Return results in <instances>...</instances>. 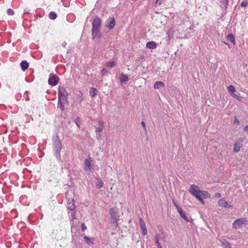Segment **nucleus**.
<instances>
[{
	"label": "nucleus",
	"instance_id": "35",
	"mask_svg": "<svg viewBox=\"0 0 248 248\" xmlns=\"http://www.w3.org/2000/svg\"><path fill=\"white\" fill-rule=\"evenodd\" d=\"M141 124L142 125V126H143V127L144 128V132H145V134H147V128H146V124H145V123H144V122L142 121L141 123Z\"/></svg>",
	"mask_w": 248,
	"mask_h": 248
},
{
	"label": "nucleus",
	"instance_id": "4",
	"mask_svg": "<svg viewBox=\"0 0 248 248\" xmlns=\"http://www.w3.org/2000/svg\"><path fill=\"white\" fill-rule=\"evenodd\" d=\"M195 197L197 198L202 204L204 205L205 204V202L203 199L209 198L210 197V195L208 192L203 190L202 192H200L199 194L196 195Z\"/></svg>",
	"mask_w": 248,
	"mask_h": 248
},
{
	"label": "nucleus",
	"instance_id": "44",
	"mask_svg": "<svg viewBox=\"0 0 248 248\" xmlns=\"http://www.w3.org/2000/svg\"><path fill=\"white\" fill-rule=\"evenodd\" d=\"M221 194L220 193H217L215 194V197L217 198H220L221 197Z\"/></svg>",
	"mask_w": 248,
	"mask_h": 248
},
{
	"label": "nucleus",
	"instance_id": "24",
	"mask_svg": "<svg viewBox=\"0 0 248 248\" xmlns=\"http://www.w3.org/2000/svg\"><path fill=\"white\" fill-rule=\"evenodd\" d=\"M165 87V84L163 82L161 81H156L154 85V87L155 89H159L161 87Z\"/></svg>",
	"mask_w": 248,
	"mask_h": 248
},
{
	"label": "nucleus",
	"instance_id": "21",
	"mask_svg": "<svg viewBox=\"0 0 248 248\" xmlns=\"http://www.w3.org/2000/svg\"><path fill=\"white\" fill-rule=\"evenodd\" d=\"M99 126L95 127L96 132H100L102 131L104 127V122L100 120L98 121Z\"/></svg>",
	"mask_w": 248,
	"mask_h": 248
},
{
	"label": "nucleus",
	"instance_id": "14",
	"mask_svg": "<svg viewBox=\"0 0 248 248\" xmlns=\"http://www.w3.org/2000/svg\"><path fill=\"white\" fill-rule=\"evenodd\" d=\"M92 39H94L95 38H99L101 36V33L100 29H93L92 30Z\"/></svg>",
	"mask_w": 248,
	"mask_h": 248
},
{
	"label": "nucleus",
	"instance_id": "49",
	"mask_svg": "<svg viewBox=\"0 0 248 248\" xmlns=\"http://www.w3.org/2000/svg\"><path fill=\"white\" fill-rule=\"evenodd\" d=\"M75 122L76 125H78V119L75 120Z\"/></svg>",
	"mask_w": 248,
	"mask_h": 248
},
{
	"label": "nucleus",
	"instance_id": "42",
	"mask_svg": "<svg viewBox=\"0 0 248 248\" xmlns=\"http://www.w3.org/2000/svg\"><path fill=\"white\" fill-rule=\"evenodd\" d=\"M233 123L234 124H239V121L236 118H235L234 120Z\"/></svg>",
	"mask_w": 248,
	"mask_h": 248
},
{
	"label": "nucleus",
	"instance_id": "28",
	"mask_svg": "<svg viewBox=\"0 0 248 248\" xmlns=\"http://www.w3.org/2000/svg\"><path fill=\"white\" fill-rule=\"evenodd\" d=\"M116 62L114 61L107 62L106 65L107 67L109 68H112L116 65Z\"/></svg>",
	"mask_w": 248,
	"mask_h": 248
},
{
	"label": "nucleus",
	"instance_id": "29",
	"mask_svg": "<svg viewBox=\"0 0 248 248\" xmlns=\"http://www.w3.org/2000/svg\"><path fill=\"white\" fill-rule=\"evenodd\" d=\"M96 186L98 189H100L103 185V181L100 179H98L95 183Z\"/></svg>",
	"mask_w": 248,
	"mask_h": 248
},
{
	"label": "nucleus",
	"instance_id": "5",
	"mask_svg": "<svg viewBox=\"0 0 248 248\" xmlns=\"http://www.w3.org/2000/svg\"><path fill=\"white\" fill-rule=\"evenodd\" d=\"M247 222V220L245 218L242 217L234 220L232 226L234 228H241L243 225L246 224Z\"/></svg>",
	"mask_w": 248,
	"mask_h": 248
},
{
	"label": "nucleus",
	"instance_id": "8",
	"mask_svg": "<svg viewBox=\"0 0 248 248\" xmlns=\"http://www.w3.org/2000/svg\"><path fill=\"white\" fill-rule=\"evenodd\" d=\"M202 190H201L198 186L195 185H191L189 192L193 196L195 197L196 195L199 194L200 192H202Z\"/></svg>",
	"mask_w": 248,
	"mask_h": 248
},
{
	"label": "nucleus",
	"instance_id": "23",
	"mask_svg": "<svg viewBox=\"0 0 248 248\" xmlns=\"http://www.w3.org/2000/svg\"><path fill=\"white\" fill-rule=\"evenodd\" d=\"M84 239L86 243L89 245H91L93 244L94 239L93 238H90L86 235H85L84 236Z\"/></svg>",
	"mask_w": 248,
	"mask_h": 248
},
{
	"label": "nucleus",
	"instance_id": "47",
	"mask_svg": "<svg viewBox=\"0 0 248 248\" xmlns=\"http://www.w3.org/2000/svg\"><path fill=\"white\" fill-rule=\"evenodd\" d=\"M243 141H244V139L243 138H240L239 140V141L238 142L241 143L242 144V143Z\"/></svg>",
	"mask_w": 248,
	"mask_h": 248
},
{
	"label": "nucleus",
	"instance_id": "30",
	"mask_svg": "<svg viewBox=\"0 0 248 248\" xmlns=\"http://www.w3.org/2000/svg\"><path fill=\"white\" fill-rule=\"evenodd\" d=\"M57 16V14L55 12L51 11L49 14V18L51 19H55Z\"/></svg>",
	"mask_w": 248,
	"mask_h": 248
},
{
	"label": "nucleus",
	"instance_id": "13",
	"mask_svg": "<svg viewBox=\"0 0 248 248\" xmlns=\"http://www.w3.org/2000/svg\"><path fill=\"white\" fill-rule=\"evenodd\" d=\"M115 25V20L114 18L108 19L106 21V26L110 29H113Z\"/></svg>",
	"mask_w": 248,
	"mask_h": 248
},
{
	"label": "nucleus",
	"instance_id": "48",
	"mask_svg": "<svg viewBox=\"0 0 248 248\" xmlns=\"http://www.w3.org/2000/svg\"><path fill=\"white\" fill-rule=\"evenodd\" d=\"M155 244H156V245H158V244H160V243H159V240H155Z\"/></svg>",
	"mask_w": 248,
	"mask_h": 248
},
{
	"label": "nucleus",
	"instance_id": "20",
	"mask_svg": "<svg viewBox=\"0 0 248 248\" xmlns=\"http://www.w3.org/2000/svg\"><path fill=\"white\" fill-rule=\"evenodd\" d=\"M29 64L26 61H22L20 63V67L21 69L25 71L29 67Z\"/></svg>",
	"mask_w": 248,
	"mask_h": 248
},
{
	"label": "nucleus",
	"instance_id": "22",
	"mask_svg": "<svg viewBox=\"0 0 248 248\" xmlns=\"http://www.w3.org/2000/svg\"><path fill=\"white\" fill-rule=\"evenodd\" d=\"M242 144L239 142H236L234 144L233 146V151L235 153H237L240 151L241 147H242Z\"/></svg>",
	"mask_w": 248,
	"mask_h": 248
},
{
	"label": "nucleus",
	"instance_id": "26",
	"mask_svg": "<svg viewBox=\"0 0 248 248\" xmlns=\"http://www.w3.org/2000/svg\"><path fill=\"white\" fill-rule=\"evenodd\" d=\"M128 78L127 75H124V74L122 73L120 75V81L121 82H124L128 80Z\"/></svg>",
	"mask_w": 248,
	"mask_h": 248
},
{
	"label": "nucleus",
	"instance_id": "2",
	"mask_svg": "<svg viewBox=\"0 0 248 248\" xmlns=\"http://www.w3.org/2000/svg\"><path fill=\"white\" fill-rule=\"evenodd\" d=\"M71 219V233L72 236V242L76 244L78 240V235L77 234L78 232V225L76 219Z\"/></svg>",
	"mask_w": 248,
	"mask_h": 248
},
{
	"label": "nucleus",
	"instance_id": "27",
	"mask_svg": "<svg viewBox=\"0 0 248 248\" xmlns=\"http://www.w3.org/2000/svg\"><path fill=\"white\" fill-rule=\"evenodd\" d=\"M97 94V90L95 88H93L90 91V95L92 97H94Z\"/></svg>",
	"mask_w": 248,
	"mask_h": 248
},
{
	"label": "nucleus",
	"instance_id": "50",
	"mask_svg": "<svg viewBox=\"0 0 248 248\" xmlns=\"http://www.w3.org/2000/svg\"><path fill=\"white\" fill-rule=\"evenodd\" d=\"M157 247L158 248H160V247H162L160 244L157 245Z\"/></svg>",
	"mask_w": 248,
	"mask_h": 248
},
{
	"label": "nucleus",
	"instance_id": "51",
	"mask_svg": "<svg viewBox=\"0 0 248 248\" xmlns=\"http://www.w3.org/2000/svg\"><path fill=\"white\" fill-rule=\"evenodd\" d=\"M160 248H162V247H160Z\"/></svg>",
	"mask_w": 248,
	"mask_h": 248
},
{
	"label": "nucleus",
	"instance_id": "9",
	"mask_svg": "<svg viewBox=\"0 0 248 248\" xmlns=\"http://www.w3.org/2000/svg\"><path fill=\"white\" fill-rule=\"evenodd\" d=\"M68 93L64 87H60L58 90V99H67Z\"/></svg>",
	"mask_w": 248,
	"mask_h": 248
},
{
	"label": "nucleus",
	"instance_id": "3",
	"mask_svg": "<svg viewBox=\"0 0 248 248\" xmlns=\"http://www.w3.org/2000/svg\"><path fill=\"white\" fill-rule=\"evenodd\" d=\"M75 202L72 200L71 202L68 203L67 208L69 210V214L70 218L76 219V210L74 205Z\"/></svg>",
	"mask_w": 248,
	"mask_h": 248
},
{
	"label": "nucleus",
	"instance_id": "41",
	"mask_svg": "<svg viewBox=\"0 0 248 248\" xmlns=\"http://www.w3.org/2000/svg\"><path fill=\"white\" fill-rule=\"evenodd\" d=\"M177 211L179 213V215H180L181 213L183 212L182 209L181 207H179L178 208H177Z\"/></svg>",
	"mask_w": 248,
	"mask_h": 248
},
{
	"label": "nucleus",
	"instance_id": "17",
	"mask_svg": "<svg viewBox=\"0 0 248 248\" xmlns=\"http://www.w3.org/2000/svg\"><path fill=\"white\" fill-rule=\"evenodd\" d=\"M92 162V160L90 157H89L88 158L86 159L85 161V170H90L91 169V163Z\"/></svg>",
	"mask_w": 248,
	"mask_h": 248
},
{
	"label": "nucleus",
	"instance_id": "40",
	"mask_svg": "<svg viewBox=\"0 0 248 248\" xmlns=\"http://www.w3.org/2000/svg\"><path fill=\"white\" fill-rule=\"evenodd\" d=\"M243 131L247 134H248V125L244 127Z\"/></svg>",
	"mask_w": 248,
	"mask_h": 248
},
{
	"label": "nucleus",
	"instance_id": "34",
	"mask_svg": "<svg viewBox=\"0 0 248 248\" xmlns=\"http://www.w3.org/2000/svg\"><path fill=\"white\" fill-rule=\"evenodd\" d=\"M7 13L8 15L12 16L14 15L15 12L13 9L9 8L7 10Z\"/></svg>",
	"mask_w": 248,
	"mask_h": 248
},
{
	"label": "nucleus",
	"instance_id": "16",
	"mask_svg": "<svg viewBox=\"0 0 248 248\" xmlns=\"http://www.w3.org/2000/svg\"><path fill=\"white\" fill-rule=\"evenodd\" d=\"M219 242L221 243L222 246L224 248H232L231 244L224 238H220L219 239Z\"/></svg>",
	"mask_w": 248,
	"mask_h": 248
},
{
	"label": "nucleus",
	"instance_id": "1",
	"mask_svg": "<svg viewBox=\"0 0 248 248\" xmlns=\"http://www.w3.org/2000/svg\"><path fill=\"white\" fill-rule=\"evenodd\" d=\"M53 145L55 152V155L58 159H60L61 157L60 151L62 149V142L57 135L53 137Z\"/></svg>",
	"mask_w": 248,
	"mask_h": 248
},
{
	"label": "nucleus",
	"instance_id": "32",
	"mask_svg": "<svg viewBox=\"0 0 248 248\" xmlns=\"http://www.w3.org/2000/svg\"><path fill=\"white\" fill-rule=\"evenodd\" d=\"M180 216L182 218H183L184 219H185L186 222H188L190 221V219L188 217H187L185 214L184 213V212L181 213Z\"/></svg>",
	"mask_w": 248,
	"mask_h": 248
},
{
	"label": "nucleus",
	"instance_id": "31",
	"mask_svg": "<svg viewBox=\"0 0 248 248\" xmlns=\"http://www.w3.org/2000/svg\"><path fill=\"white\" fill-rule=\"evenodd\" d=\"M228 90L231 94H232L234 92L236 91L234 87L232 85H229L228 87Z\"/></svg>",
	"mask_w": 248,
	"mask_h": 248
},
{
	"label": "nucleus",
	"instance_id": "43",
	"mask_svg": "<svg viewBox=\"0 0 248 248\" xmlns=\"http://www.w3.org/2000/svg\"><path fill=\"white\" fill-rule=\"evenodd\" d=\"M156 240H159V235L158 234H156L155 236V241Z\"/></svg>",
	"mask_w": 248,
	"mask_h": 248
},
{
	"label": "nucleus",
	"instance_id": "11",
	"mask_svg": "<svg viewBox=\"0 0 248 248\" xmlns=\"http://www.w3.org/2000/svg\"><path fill=\"white\" fill-rule=\"evenodd\" d=\"M67 104V99H58V108L63 110Z\"/></svg>",
	"mask_w": 248,
	"mask_h": 248
},
{
	"label": "nucleus",
	"instance_id": "39",
	"mask_svg": "<svg viewBox=\"0 0 248 248\" xmlns=\"http://www.w3.org/2000/svg\"><path fill=\"white\" fill-rule=\"evenodd\" d=\"M107 73V71L105 68H103L101 70V74L102 75H105Z\"/></svg>",
	"mask_w": 248,
	"mask_h": 248
},
{
	"label": "nucleus",
	"instance_id": "45",
	"mask_svg": "<svg viewBox=\"0 0 248 248\" xmlns=\"http://www.w3.org/2000/svg\"><path fill=\"white\" fill-rule=\"evenodd\" d=\"M78 102L79 101L81 102V101L83 100L82 97L81 96H80L79 93H78Z\"/></svg>",
	"mask_w": 248,
	"mask_h": 248
},
{
	"label": "nucleus",
	"instance_id": "18",
	"mask_svg": "<svg viewBox=\"0 0 248 248\" xmlns=\"http://www.w3.org/2000/svg\"><path fill=\"white\" fill-rule=\"evenodd\" d=\"M218 205L220 207H230L231 206L228 203V202L224 200L223 199H221L218 201Z\"/></svg>",
	"mask_w": 248,
	"mask_h": 248
},
{
	"label": "nucleus",
	"instance_id": "38",
	"mask_svg": "<svg viewBox=\"0 0 248 248\" xmlns=\"http://www.w3.org/2000/svg\"><path fill=\"white\" fill-rule=\"evenodd\" d=\"M248 4V3L247 1H243L241 3V6L242 7H246V6H247Z\"/></svg>",
	"mask_w": 248,
	"mask_h": 248
},
{
	"label": "nucleus",
	"instance_id": "12",
	"mask_svg": "<svg viewBox=\"0 0 248 248\" xmlns=\"http://www.w3.org/2000/svg\"><path fill=\"white\" fill-rule=\"evenodd\" d=\"M71 74L72 75V78H69L68 81L71 85H73L74 84L76 85V78H77V75L74 69H72L71 70Z\"/></svg>",
	"mask_w": 248,
	"mask_h": 248
},
{
	"label": "nucleus",
	"instance_id": "36",
	"mask_svg": "<svg viewBox=\"0 0 248 248\" xmlns=\"http://www.w3.org/2000/svg\"><path fill=\"white\" fill-rule=\"evenodd\" d=\"M165 0H156L155 6L160 5Z\"/></svg>",
	"mask_w": 248,
	"mask_h": 248
},
{
	"label": "nucleus",
	"instance_id": "15",
	"mask_svg": "<svg viewBox=\"0 0 248 248\" xmlns=\"http://www.w3.org/2000/svg\"><path fill=\"white\" fill-rule=\"evenodd\" d=\"M140 229L142 230V234L144 235H146L147 233L146 227L145 224L144 220L141 218H140Z\"/></svg>",
	"mask_w": 248,
	"mask_h": 248
},
{
	"label": "nucleus",
	"instance_id": "37",
	"mask_svg": "<svg viewBox=\"0 0 248 248\" xmlns=\"http://www.w3.org/2000/svg\"><path fill=\"white\" fill-rule=\"evenodd\" d=\"M81 230L83 232H84L87 229V227L85 225V223H84L81 224Z\"/></svg>",
	"mask_w": 248,
	"mask_h": 248
},
{
	"label": "nucleus",
	"instance_id": "25",
	"mask_svg": "<svg viewBox=\"0 0 248 248\" xmlns=\"http://www.w3.org/2000/svg\"><path fill=\"white\" fill-rule=\"evenodd\" d=\"M227 38L229 40V41L230 42H231L233 44H234L235 43L234 37L232 34L229 33V34H228Z\"/></svg>",
	"mask_w": 248,
	"mask_h": 248
},
{
	"label": "nucleus",
	"instance_id": "6",
	"mask_svg": "<svg viewBox=\"0 0 248 248\" xmlns=\"http://www.w3.org/2000/svg\"><path fill=\"white\" fill-rule=\"evenodd\" d=\"M109 214L110 217L113 219V222L117 224L118 218L119 217L118 209L115 207L110 208L109 209Z\"/></svg>",
	"mask_w": 248,
	"mask_h": 248
},
{
	"label": "nucleus",
	"instance_id": "7",
	"mask_svg": "<svg viewBox=\"0 0 248 248\" xmlns=\"http://www.w3.org/2000/svg\"><path fill=\"white\" fill-rule=\"evenodd\" d=\"M59 78L53 74H50L48 80V83L51 86H55L58 84Z\"/></svg>",
	"mask_w": 248,
	"mask_h": 248
},
{
	"label": "nucleus",
	"instance_id": "46",
	"mask_svg": "<svg viewBox=\"0 0 248 248\" xmlns=\"http://www.w3.org/2000/svg\"><path fill=\"white\" fill-rule=\"evenodd\" d=\"M174 204L175 206L176 207V209L178 208L179 207V205L175 202V201H173Z\"/></svg>",
	"mask_w": 248,
	"mask_h": 248
},
{
	"label": "nucleus",
	"instance_id": "19",
	"mask_svg": "<svg viewBox=\"0 0 248 248\" xmlns=\"http://www.w3.org/2000/svg\"><path fill=\"white\" fill-rule=\"evenodd\" d=\"M146 46L149 49H155L157 46V44L155 42L150 41L146 43Z\"/></svg>",
	"mask_w": 248,
	"mask_h": 248
},
{
	"label": "nucleus",
	"instance_id": "10",
	"mask_svg": "<svg viewBox=\"0 0 248 248\" xmlns=\"http://www.w3.org/2000/svg\"><path fill=\"white\" fill-rule=\"evenodd\" d=\"M101 20L98 17H96L92 22V29H100L101 27Z\"/></svg>",
	"mask_w": 248,
	"mask_h": 248
},
{
	"label": "nucleus",
	"instance_id": "33",
	"mask_svg": "<svg viewBox=\"0 0 248 248\" xmlns=\"http://www.w3.org/2000/svg\"><path fill=\"white\" fill-rule=\"evenodd\" d=\"M222 5H223L225 8L227 7V5H228V0H221L220 1Z\"/></svg>",
	"mask_w": 248,
	"mask_h": 248
}]
</instances>
